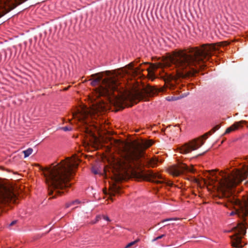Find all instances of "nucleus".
I'll return each instance as SVG.
<instances>
[{"label": "nucleus", "mask_w": 248, "mask_h": 248, "mask_svg": "<svg viewBox=\"0 0 248 248\" xmlns=\"http://www.w3.org/2000/svg\"><path fill=\"white\" fill-rule=\"evenodd\" d=\"M220 127V125L219 124L216 125L214 127H213V132H215V131L218 130Z\"/></svg>", "instance_id": "obj_22"}, {"label": "nucleus", "mask_w": 248, "mask_h": 248, "mask_svg": "<svg viewBox=\"0 0 248 248\" xmlns=\"http://www.w3.org/2000/svg\"><path fill=\"white\" fill-rule=\"evenodd\" d=\"M165 236V234L161 235H160V236H158V237H157L155 238V239H154L153 240V241H156V240H158V239H161V238H163V237L164 236Z\"/></svg>", "instance_id": "obj_20"}, {"label": "nucleus", "mask_w": 248, "mask_h": 248, "mask_svg": "<svg viewBox=\"0 0 248 248\" xmlns=\"http://www.w3.org/2000/svg\"><path fill=\"white\" fill-rule=\"evenodd\" d=\"M193 167L189 168L185 164L181 163L177 166L173 167L170 170V172L174 176H178L185 172H194Z\"/></svg>", "instance_id": "obj_10"}, {"label": "nucleus", "mask_w": 248, "mask_h": 248, "mask_svg": "<svg viewBox=\"0 0 248 248\" xmlns=\"http://www.w3.org/2000/svg\"><path fill=\"white\" fill-rule=\"evenodd\" d=\"M100 108H103V106H102V105L100 106Z\"/></svg>", "instance_id": "obj_27"}, {"label": "nucleus", "mask_w": 248, "mask_h": 248, "mask_svg": "<svg viewBox=\"0 0 248 248\" xmlns=\"http://www.w3.org/2000/svg\"><path fill=\"white\" fill-rule=\"evenodd\" d=\"M120 187L117 186H114L109 190V195L110 196H114L115 194L119 193Z\"/></svg>", "instance_id": "obj_13"}, {"label": "nucleus", "mask_w": 248, "mask_h": 248, "mask_svg": "<svg viewBox=\"0 0 248 248\" xmlns=\"http://www.w3.org/2000/svg\"><path fill=\"white\" fill-rule=\"evenodd\" d=\"M78 159L75 155L67 157L54 166L43 168L37 165L39 170L43 171L47 185L49 199L56 198L63 192L61 190L70 186V179L78 167Z\"/></svg>", "instance_id": "obj_5"}, {"label": "nucleus", "mask_w": 248, "mask_h": 248, "mask_svg": "<svg viewBox=\"0 0 248 248\" xmlns=\"http://www.w3.org/2000/svg\"><path fill=\"white\" fill-rule=\"evenodd\" d=\"M204 144V141L201 139L192 140L178 148L180 153L183 154H187L192 151L196 150Z\"/></svg>", "instance_id": "obj_7"}, {"label": "nucleus", "mask_w": 248, "mask_h": 248, "mask_svg": "<svg viewBox=\"0 0 248 248\" xmlns=\"http://www.w3.org/2000/svg\"><path fill=\"white\" fill-rule=\"evenodd\" d=\"M132 70L136 74H139V73H140V72H141L140 68H137L136 69H132Z\"/></svg>", "instance_id": "obj_21"}, {"label": "nucleus", "mask_w": 248, "mask_h": 248, "mask_svg": "<svg viewBox=\"0 0 248 248\" xmlns=\"http://www.w3.org/2000/svg\"><path fill=\"white\" fill-rule=\"evenodd\" d=\"M213 128L209 132L205 133L204 135H203L202 137V138H204L205 140H206L207 138V136L208 135H211L213 133Z\"/></svg>", "instance_id": "obj_16"}, {"label": "nucleus", "mask_w": 248, "mask_h": 248, "mask_svg": "<svg viewBox=\"0 0 248 248\" xmlns=\"http://www.w3.org/2000/svg\"><path fill=\"white\" fill-rule=\"evenodd\" d=\"M116 141L118 145L122 144L126 147H124L120 158L116 160L117 170L112 172L111 176L112 180L115 182L122 181L124 174L127 173L129 170H133L140 164L153 168L157 166L158 160L156 156L150 158L145 156L144 150L152 145V140H135L127 143L119 140Z\"/></svg>", "instance_id": "obj_4"}, {"label": "nucleus", "mask_w": 248, "mask_h": 248, "mask_svg": "<svg viewBox=\"0 0 248 248\" xmlns=\"http://www.w3.org/2000/svg\"><path fill=\"white\" fill-rule=\"evenodd\" d=\"M140 239H137L135 241H133V242H131L129 243H128L126 246V247H125V248H128L132 246H133L134 245H135V244H136L137 243H138V242L140 241Z\"/></svg>", "instance_id": "obj_15"}, {"label": "nucleus", "mask_w": 248, "mask_h": 248, "mask_svg": "<svg viewBox=\"0 0 248 248\" xmlns=\"http://www.w3.org/2000/svg\"><path fill=\"white\" fill-rule=\"evenodd\" d=\"M223 44L227 45L226 42L204 44L200 48H191L187 51L184 50L174 51L163 63L152 64V69L173 65L176 68V74L170 75L169 82L166 83L168 87L172 89L181 78L193 76L200 69H203L206 66L205 62L209 60L214 52Z\"/></svg>", "instance_id": "obj_1"}, {"label": "nucleus", "mask_w": 248, "mask_h": 248, "mask_svg": "<svg viewBox=\"0 0 248 248\" xmlns=\"http://www.w3.org/2000/svg\"><path fill=\"white\" fill-rule=\"evenodd\" d=\"M91 85L98 86L95 89L97 96L107 97L110 102L118 105L125 100L137 104L140 100L156 94L158 90L151 86H147L142 90H135L126 95L123 94V87L121 86L118 75L107 71L92 75Z\"/></svg>", "instance_id": "obj_2"}, {"label": "nucleus", "mask_w": 248, "mask_h": 248, "mask_svg": "<svg viewBox=\"0 0 248 248\" xmlns=\"http://www.w3.org/2000/svg\"><path fill=\"white\" fill-rule=\"evenodd\" d=\"M246 123L245 121H240L239 122H235L231 126L227 128L224 134H227L232 132L234 131L238 130V129L242 128L244 124Z\"/></svg>", "instance_id": "obj_11"}, {"label": "nucleus", "mask_w": 248, "mask_h": 248, "mask_svg": "<svg viewBox=\"0 0 248 248\" xmlns=\"http://www.w3.org/2000/svg\"><path fill=\"white\" fill-rule=\"evenodd\" d=\"M17 222L16 220H14L11 223L9 224V226H12L14 225H15Z\"/></svg>", "instance_id": "obj_24"}, {"label": "nucleus", "mask_w": 248, "mask_h": 248, "mask_svg": "<svg viewBox=\"0 0 248 248\" xmlns=\"http://www.w3.org/2000/svg\"><path fill=\"white\" fill-rule=\"evenodd\" d=\"M88 113L87 112H81L80 116H78L77 114H73V117L74 118H77L78 121H84V119L88 116Z\"/></svg>", "instance_id": "obj_12"}, {"label": "nucleus", "mask_w": 248, "mask_h": 248, "mask_svg": "<svg viewBox=\"0 0 248 248\" xmlns=\"http://www.w3.org/2000/svg\"><path fill=\"white\" fill-rule=\"evenodd\" d=\"M248 176V167L241 170H236L230 174H224L222 176L221 179L218 181L223 197L234 206L235 211L231 212L230 216L237 215L239 217L243 219L242 222L238 223L237 225L233 228V230L236 232L234 235L231 236L232 245L236 248L242 247V237L240 235H244L246 233L245 220L246 217L248 215V197L243 196L242 200H240L233 195L232 192L230 190L246 179Z\"/></svg>", "instance_id": "obj_3"}, {"label": "nucleus", "mask_w": 248, "mask_h": 248, "mask_svg": "<svg viewBox=\"0 0 248 248\" xmlns=\"http://www.w3.org/2000/svg\"><path fill=\"white\" fill-rule=\"evenodd\" d=\"M16 196L11 187H0V207L9 202L16 203Z\"/></svg>", "instance_id": "obj_6"}, {"label": "nucleus", "mask_w": 248, "mask_h": 248, "mask_svg": "<svg viewBox=\"0 0 248 248\" xmlns=\"http://www.w3.org/2000/svg\"><path fill=\"white\" fill-rule=\"evenodd\" d=\"M33 152V150L31 148H29L26 150L23 151V153L24 154V157H27L29 156L30 155H31Z\"/></svg>", "instance_id": "obj_14"}, {"label": "nucleus", "mask_w": 248, "mask_h": 248, "mask_svg": "<svg viewBox=\"0 0 248 248\" xmlns=\"http://www.w3.org/2000/svg\"><path fill=\"white\" fill-rule=\"evenodd\" d=\"M61 129L64 131H70L71 130V128L69 127L68 126L63 127L61 128Z\"/></svg>", "instance_id": "obj_19"}, {"label": "nucleus", "mask_w": 248, "mask_h": 248, "mask_svg": "<svg viewBox=\"0 0 248 248\" xmlns=\"http://www.w3.org/2000/svg\"><path fill=\"white\" fill-rule=\"evenodd\" d=\"M93 171L94 174H97L98 173L96 170H93Z\"/></svg>", "instance_id": "obj_25"}, {"label": "nucleus", "mask_w": 248, "mask_h": 248, "mask_svg": "<svg viewBox=\"0 0 248 248\" xmlns=\"http://www.w3.org/2000/svg\"><path fill=\"white\" fill-rule=\"evenodd\" d=\"M107 175H108V174H107V172H106V171H105V175H106V177L107 176Z\"/></svg>", "instance_id": "obj_26"}, {"label": "nucleus", "mask_w": 248, "mask_h": 248, "mask_svg": "<svg viewBox=\"0 0 248 248\" xmlns=\"http://www.w3.org/2000/svg\"><path fill=\"white\" fill-rule=\"evenodd\" d=\"M177 220L176 218H169L165 219H164L162 221V222H164L167 221H170V220Z\"/></svg>", "instance_id": "obj_18"}, {"label": "nucleus", "mask_w": 248, "mask_h": 248, "mask_svg": "<svg viewBox=\"0 0 248 248\" xmlns=\"http://www.w3.org/2000/svg\"><path fill=\"white\" fill-rule=\"evenodd\" d=\"M27 0H0V10L5 15Z\"/></svg>", "instance_id": "obj_8"}, {"label": "nucleus", "mask_w": 248, "mask_h": 248, "mask_svg": "<svg viewBox=\"0 0 248 248\" xmlns=\"http://www.w3.org/2000/svg\"><path fill=\"white\" fill-rule=\"evenodd\" d=\"M79 203V202L78 201H77V200L75 201H73V202H69V203H67L66 204V208H68L70 206H71V205L75 204L76 203Z\"/></svg>", "instance_id": "obj_17"}, {"label": "nucleus", "mask_w": 248, "mask_h": 248, "mask_svg": "<svg viewBox=\"0 0 248 248\" xmlns=\"http://www.w3.org/2000/svg\"><path fill=\"white\" fill-rule=\"evenodd\" d=\"M103 218L104 219H105L108 221H110V219L109 218V217L108 216H103Z\"/></svg>", "instance_id": "obj_23"}, {"label": "nucleus", "mask_w": 248, "mask_h": 248, "mask_svg": "<svg viewBox=\"0 0 248 248\" xmlns=\"http://www.w3.org/2000/svg\"><path fill=\"white\" fill-rule=\"evenodd\" d=\"M143 180L153 182L157 184L165 183V180L163 179L162 176L152 170H149L147 172L141 174Z\"/></svg>", "instance_id": "obj_9"}]
</instances>
